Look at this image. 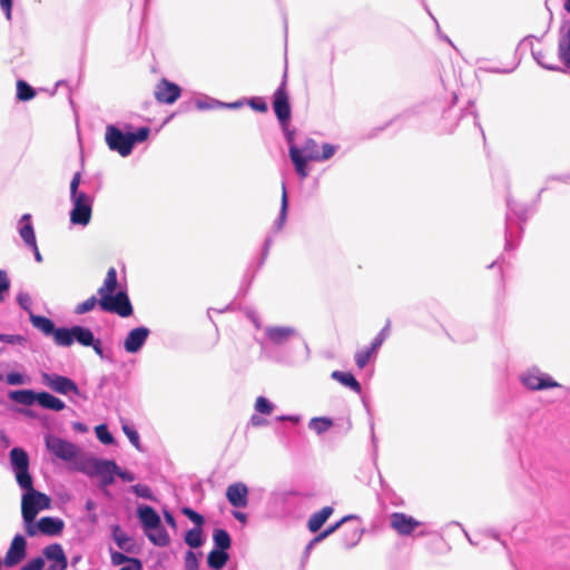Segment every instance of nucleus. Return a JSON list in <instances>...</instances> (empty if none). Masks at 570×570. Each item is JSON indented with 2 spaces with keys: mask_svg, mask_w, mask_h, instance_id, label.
I'll return each mask as SVG.
<instances>
[{
  "mask_svg": "<svg viewBox=\"0 0 570 570\" xmlns=\"http://www.w3.org/2000/svg\"><path fill=\"white\" fill-rule=\"evenodd\" d=\"M9 456L16 481L24 491L21 497V514L26 528L36 520L39 512L50 509L51 499L33 488L28 453L21 448H13Z\"/></svg>",
  "mask_w": 570,
  "mask_h": 570,
  "instance_id": "obj_1",
  "label": "nucleus"
},
{
  "mask_svg": "<svg viewBox=\"0 0 570 570\" xmlns=\"http://www.w3.org/2000/svg\"><path fill=\"white\" fill-rule=\"evenodd\" d=\"M288 155L294 165L295 171L301 179L308 176V161H325L334 156L337 146L323 144L321 150L317 142L312 138H305L302 144L294 141V134L287 132Z\"/></svg>",
  "mask_w": 570,
  "mask_h": 570,
  "instance_id": "obj_2",
  "label": "nucleus"
},
{
  "mask_svg": "<svg viewBox=\"0 0 570 570\" xmlns=\"http://www.w3.org/2000/svg\"><path fill=\"white\" fill-rule=\"evenodd\" d=\"M47 450L57 459L70 464V469L80 472L81 464H86L90 455H87L77 444L48 434L45 438Z\"/></svg>",
  "mask_w": 570,
  "mask_h": 570,
  "instance_id": "obj_3",
  "label": "nucleus"
},
{
  "mask_svg": "<svg viewBox=\"0 0 570 570\" xmlns=\"http://www.w3.org/2000/svg\"><path fill=\"white\" fill-rule=\"evenodd\" d=\"M299 336V332L294 326L267 325L263 327V335L257 340L262 355L267 358L279 361L273 355V348L283 347L293 338Z\"/></svg>",
  "mask_w": 570,
  "mask_h": 570,
  "instance_id": "obj_4",
  "label": "nucleus"
},
{
  "mask_svg": "<svg viewBox=\"0 0 570 570\" xmlns=\"http://www.w3.org/2000/svg\"><path fill=\"white\" fill-rule=\"evenodd\" d=\"M68 558L60 543L46 546L41 556L28 560L20 570H67Z\"/></svg>",
  "mask_w": 570,
  "mask_h": 570,
  "instance_id": "obj_5",
  "label": "nucleus"
},
{
  "mask_svg": "<svg viewBox=\"0 0 570 570\" xmlns=\"http://www.w3.org/2000/svg\"><path fill=\"white\" fill-rule=\"evenodd\" d=\"M117 464L112 460H101L89 456L86 464H81L80 472L88 476H99L100 488L105 489L115 482Z\"/></svg>",
  "mask_w": 570,
  "mask_h": 570,
  "instance_id": "obj_6",
  "label": "nucleus"
},
{
  "mask_svg": "<svg viewBox=\"0 0 570 570\" xmlns=\"http://www.w3.org/2000/svg\"><path fill=\"white\" fill-rule=\"evenodd\" d=\"M75 342L82 346H89L95 343V336L90 328L75 325L70 328L60 327L57 332L56 344L58 346H70Z\"/></svg>",
  "mask_w": 570,
  "mask_h": 570,
  "instance_id": "obj_7",
  "label": "nucleus"
},
{
  "mask_svg": "<svg viewBox=\"0 0 570 570\" xmlns=\"http://www.w3.org/2000/svg\"><path fill=\"white\" fill-rule=\"evenodd\" d=\"M520 382L530 391H542L559 387L560 384L549 374L533 366L523 371L519 376Z\"/></svg>",
  "mask_w": 570,
  "mask_h": 570,
  "instance_id": "obj_8",
  "label": "nucleus"
},
{
  "mask_svg": "<svg viewBox=\"0 0 570 570\" xmlns=\"http://www.w3.org/2000/svg\"><path fill=\"white\" fill-rule=\"evenodd\" d=\"M71 210H70V223L86 227L91 219L94 198L88 195H78L70 197Z\"/></svg>",
  "mask_w": 570,
  "mask_h": 570,
  "instance_id": "obj_9",
  "label": "nucleus"
},
{
  "mask_svg": "<svg viewBox=\"0 0 570 570\" xmlns=\"http://www.w3.org/2000/svg\"><path fill=\"white\" fill-rule=\"evenodd\" d=\"M41 380L47 387L58 394L69 396L70 399L71 396H83L78 385L67 376L43 372Z\"/></svg>",
  "mask_w": 570,
  "mask_h": 570,
  "instance_id": "obj_10",
  "label": "nucleus"
},
{
  "mask_svg": "<svg viewBox=\"0 0 570 570\" xmlns=\"http://www.w3.org/2000/svg\"><path fill=\"white\" fill-rule=\"evenodd\" d=\"M105 139L109 149L117 151L122 157L129 156L132 151V140L130 139L129 132L124 134L114 125L106 127Z\"/></svg>",
  "mask_w": 570,
  "mask_h": 570,
  "instance_id": "obj_11",
  "label": "nucleus"
},
{
  "mask_svg": "<svg viewBox=\"0 0 570 570\" xmlns=\"http://www.w3.org/2000/svg\"><path fill=\"white\" fill-rule=\"evenodd\" d=\"M99 306L102 311L117 314L121 317H128L134 312L129 297L124 291L99 299Z\"/></svg>",
  "mask_w": 570,
  "mask_h": 570,
  "instance_id": "obj_12",
  "label": "nucleus"
},
{
  "mask_svg": "<svg viewBox=\"0 0 570 570\" xmlns=\"http://www.w3.org/2000/svg\"><path fill=\"white\" fill-rule=\"evenodd\" d=\"M507 205H508V213H507V218H505V249L508 250V249H511L514 247V245H513L514 232H513V226H512L513 222H514V219L525 220L528 217V209L524 206L519 205L511 199L507 200Z\"/></svg>",
  "mask_w": 570,
  "mask_h": 570,
  "instance_id": "obj_13",
  "label": "nucleus"
},
{
  "mask_svg": "<svg viewBox=\"0 0 570 570\" xmlns=\"http://www.w3.org/2000/svg\"><path fill=\"white\" fill-rule=\"evenodd\" d=\"M63 521L59 518L43 517L38 522L36 520L24 528L29 537H35L39 533L46 535H58L63 529Z\"/></svg>",
  "mask_w": 570,
  "mask_h": 570,
  "instance_id": "obj_14",
  "label": "nucleus"
},
{
  "mask_svg": "<svg viewBox=\"0 0 570 570\" xmlns=\"http://www.w3.org/2000/svg\"><path fill=\"white\" fill-rule=\"evenodd\" d=\"M389 522L392 530L401 537H410L422 524L412 515L403 512H393L389 515Z\"/></svg>",
  "mask_w": 570,
  "mask_h": 570,
  "instance_id": "obj_15",
  "label": "nucleus"
},
{
  "mask_svg": "<svg viewBox=\"0 0 570 570\" xmlns=\"http://www.w3.org/2000/svg\"><path fill=\"white\" fill-rule=\"evenodd\" d=\"M27 557V540L22 534H16L10 542L9 549L2 560L7 568H13Z\"/></svg>",
  "mask_w": 570,
  "mask_h": 570,
  "instance_id": "obj_16",
  "label": "nucleus"
},
{
  "mask_svg": "<svg viewBox=\"0 0 570 570\" xmlns=\"http://www.w3.org/2000/svg\"><path fill=\"white\" fill-rule=\"evenodd\" d=\"M150 335V330L146 326H138L130 330L122 342V347L128 354L139 353Z\"/></svg>",
  "mask_w": 570,
  "mask_h": 570,
  "instance_id": "obj_17",
  "label": "nucleus"
},
{
  "mask_svg": "<svg viewBox=\"0 0 570 570\" xmlns=\"http://www.w3.org/2000/svg\"><path fill=\"white\" fill-rule=\"evenodd\" d=\"M286 72L284 73L283 81L277 90L274 92L273 108L282 125H285L291 118V106L288 95L285 90Z\"/></svg>",
  "mask_w": 570,
  "mask_h": 570,
  "instance_id": "obj_18",
  "label": "nucleus"
},
{
  "mask_svg": "<svg viewBox=\"0 0 570 570\" xmlns=\"http://www.w3.org/2000/svg\"><path fill=\"white\" fill-rule=\"evenodd\" d=\"M226 498L230 505L244 509L248 505V488L243 482L229 484L226 489Z\"/></svg>",
  "mask_w": 570,
  "mask_h": 570,
  "instance_id": "obj_19",
  "label": "nucleus"
},
{
  "mask_svg": "<svg viewBox=\"0 0 570 570\" xmlns=\"http://www.w3.org/2000/svg\"><path fill=\"white\" fill-rule=\"evenodd\" d=\"M180 96V88L166 79H163L155 88V98L161 104L171 105Z\"/></svg>",
  "mask_w": 570,
  "mask_h": 570,
  "instance_id": "obj_20",
  "label": "nucleus"
},
{
  "mask_svg": "<svg viewBox=\"0 0 570 570\" xmlns=\"http://www.w3.org/2000/svg\"><path fill=\"white\" fill-rule=\"evenodd\" d=\"M137 517L141 523L144 533H148L153 528H158L161 522L159 514L149 505H139L137 509Z\"/></svg>",
  "mask_w": 570,
  "mask_h": 570,
  "instance_id": "obj_21",
  "label": "nucleus"
},
{
  "mask_svg": "<svg viewBox=\"0 0 570 570\" xmlns=\"http://www.w3.org/2000/svg\"><path fill=\"white\" fill-rule=\"evenodd\" d=\"M17 232L26 246L33 245L37 242L32 217L30 214H23L17 223Z\"/></svg>",
  "mask_w": 570,
  "mask_h": 570,
  "instance_id": "obj_22",
  "label": "nucleus"
},
{
  "mask_svg": "<svg viewBox=\"0 0 570 570\" xmlns=\"http://www.w3.org/2000/svg\"><path fill=\"white\" fill-rule=\"evenodd\" d=\"M356 518L355 515H346L344 517L343 519H341L338 522H336L335 524L328 527L327 529H325L324 531L320 532L317 535H315L308 543L307 546L305 547V550H304V557L305 558H308L312 550L314 549V547L318 543H321L322 541H324L327 537H330L331 534H333L344 522H346L347 520H351V519H354Z\"/></svg>",
  "mask_w": 570,
  "mask_h": 570,
  "instance_id": "obj_23",
  "label": "nucleus"
},
{
  "mask_svg": "<svg viewBox=\"0 0 570 570\" xmlns=\"http://www.w3.org/2000/svg\"><path fill=\"white\" fill-rule=\"evenodd\" d=\"M558 56L560 61L570 68V26L560 31Z\"/></svg>",
  "mask_w": 570,
  "mask_h": 570,
  "instance_id": "obj_24",
  "label": "nucleus"
},
{
  "mask_svg": "<svg viewBox=\"0 0 570 570\" xmlns=\"http://www.w3.org/2000/svg\"><path fill=\"white\" fill-rule=\"evenodd\" d=\"M30 322L33 327L39 330L46 336H52L56 342L58 328L55 327V323L50 318L30 314Z\"/></svg>",
  "mask_w": 570,
  "mask_h": 570,
  "instance_id": "obj_25",
  "label": "nucleus"
},
{
  "mask_svg": "<svg viewBox=\"0 0 570 570\" xmlns=\"http://www.w3.org/2000/svg\"><path fill=\"white\" fill-rule=\"evenodd\" d=\"M333 508L324 507L320 511L313 513L307 521V529L311 532H317L322 525L327 521V519L332 515Z\"/></svg>",
  "mask_w": 570,
  "mask_h": 570,
  "instance_id": "obj_26",
  "label": "nucleus"
},
{
  "mask_svg": "<svg viewBox=\"0 0 570 570\" xmlns=\"http://www.w3.org/2000/svg\"><path fill=\"white\" fill-rule=\"evenodd\" d=\"M37 403L43 409L56 412L62 411L66 407L62 400L48 392H38Z\"/></svg>",
  "mask_w": 570,
  "mask_h": 570,
  "instance_id": "obj_27",
  "label": "nucleus"
},
{
  "mask_svg": "<svg viewBox=\"0 0 570 570\" xmlns=\"http://www.w3.org/2000/svg\"><path fill=\"white\" fill-rule=\"evenodd\" d=\"M117 271L116 268L110 267L106 274L102 285L98 288V295L100 297L99 299L111 296L117 287Z\"/></svg>",
  "mask_w": 570,
  "mask_h": 570,
  "instance_id": "obj_28",
  "label": "nucleus"
},
{
  "mask_svg": "<svg viewBox=\"0 0 570 570\" xmlns=\"http://www.w3.org/2000/svg\"><path fill=\"white\" fill-rule=\"evenodd\" d=\"M332 379L340 382L342 385L351 389L356 393H361L362 386L360 382L348 372L334 371L331 374Z\"/></svg>",
  "mask_w": 570,
  "mask_h": 570,
  "instance_id": "obj_29",
  "label": "nucleus"
},
{
  "mask_svg": "<svg viewBox=\"0 0 570 570\" xmlns=\"http://www.w3.org/2000/svg\"><path fill=\"white\" fill-rule=\"evenodd\" d=\"M146 537L153 544L157 547H166L170 542L169 534L163 527L161 522L159 523L158 528H153V530H149V532L146 533Z\"/></svg>",
  "mask_w": 570,
  "mask_h": 570,
  "instance_id": "obj_30",
  "label": "nucleus"
},
{
  "mask_svg": "<svg viewBox=\"0 0 570 570\" xmlns=\"http://www.w3.org/2000/svg\"><path fill=\"white\" fill-rule=\"evenodd\" d=\"M10 400L16 403L30 406L38 400V393L31 390H17L9 393Z\"/></svg>",
  "mask_w": 570,
  "mask_h": 570,
  "instance_id": "obj_31",
  "label": "nucleus"
},
{
  "mask_svg": "<svg viewBox=\"0 0 570 570\" xmlns=\"http://www.w3.org/2000/svg\"><path fill=\"white\" fill-rule=\"evenodd\" d=\"M112 539L119 549L125 550L126 552L132 551V539L128 537L124 531H121L119 525L114 528Z\"/></svg>",
  "mask_w": 570,
  "mask_h": 570,
  "instance_id": "obj_32",
  "label": "nucleus"
},
{
  "mask_svg": "<svg viewBox=\"0 0 570 570\" xmlns=\"http://www.w3.org/2000/svg\"><path fill=\"white\" fill-rule=\"evenodd\" d=\"M228 554L225 550L214 549L209 552L207 562L214 570H220L227 562Z\"/></svg>",
  "mask_w": 570,
  "mask_h": 570,
  "instance_id": "obj_33",
  "label": "nucleus"
},
{
  "mask_svg": "<svg viewBox=\"0 0 570 570\" xmlns=\"http://www.w3.org/2000/svg\"><path fill=\"white\" fill-rule=\"evenodd\" d=\"M363 535V530L358 527H353L344 531L342 543L345 548L351 549L355 547Z\"/></svg>",
  "mask_w": 570,
  "mask_h": 570,
  "instance_id": "obj_34",
  "label": "nucleus"
},
{
  "mask_svg": "<svg viewBox=\"0 0 570 570\" xmlns=\"http://www.w3.org/2000/svg\"><path fill=\"white\" fill-rule=\"evenodd\" d=\"M288 209V196L285 181L282 183V200L278 218L275 222V228L281 230L285 224Z\"/></svg>",
  "mask_w": 570,
  "mask_h": 570,
  "instance_id": "obj_35",
  "label": "nucleus"
},
{
  "mask_svg": "<svg viewBox=\"0 0 570 570\" xmlns=\"http://www.w3.org/2000/svg\"><path fill=\"white\" fill-rule=\"evenodd\" d=\"M288 209V196L285 181L282 183V200L278 218L275 222V228L281 230L285 224Z\"/></svg>",
  "mask_w": 570,
  "mask_h": 570,
  "instance_id": "obj_36",
  "label": "nucleus"
},
{
  "mask_svg": "<svg viewBox=\"0 0 570 570\" xmlns=\"http://www.w3.org/2000/svg\"><path fill=\"white\" fill-rule=\"evenodd\" d=\"M185 542L190 548H199L203 544V530L199 527H195L188 530L185 534Z\"/></svg>",
  "mask_w": 570,
  "mask_h": 570,
  "instance_id": "obj_37",
  "label": "nucleus"
},
{
  "mask_svg": "<svg viewBox=\"0 0 570 570\" xmlns=\"http://www.w3.org/2000/svg\"><path fill=\"white\" fill-rule=\"evenodd\" d=\"M216 549L227 550L230 547V537L224 529H216L213 534Z\"/></svg>",
  "mask_w": 570,
  "mask_h": 570,
  "instance_id": "obj_38",
  "label": "nucleus"
},
{
  "mask_svg": "<svg viewBox=\"0 0 570 570\" xmlns=\"http://www.w3.org/2000/svg\"><path fill=\"white\" fill-rule=\"evenodd\" d=\"M333 425V421L330 419V417H325V416H322V417H313L309 423H308V426L309 429H312L313 431H315L317 434H323L324 432H326L331 426Z\"/></svg>",
  "mask_w": 570,
  "mask_h": 570,
  "instance_id": "obj_39",
  "label": "nucleus"
},
{
  "mask_svg": "<svg viewBox=\"0 0 570 570\" xmlns=\"http://www.w3.org/2000/svg\"><path fill=\"white\" fill-rule=\"evenodd\" d=\"M36 96L35 89L26 81L19 80L17 82V97L19 100L28 101Z\"/></svg>",
  "mask_w": 570,
  "mask_h": 570,
  "instance_id": "obj_40",
  "label": "nucleus"
},
{
  "mask_svg": "<svg viewBox=\"0 0 570 570\" xmlns=\"http://www.w3.org/2000/svg\"><path fill=\"white\" fill-rule=\"evenodd\" d=\"M376 354L372 352L370 347L358 350L354 355L356 366L358 368H364L370 362V360Z\"/></svg>",
  "mask_w": 570,
  "mask_h": 570,
  "instance_id": "obj_41",
  "label": "nucleus"
},
{
  "mask_svg": "<svg viewBox=\"0 0 570 570\" xmlns=\"http://www.w3.org/2000/svg\"><path fill=\"white\" fill-rule=\"evenodd\" d=\"M110 557H111V562L115 566H120V564H122V563H125L127 561H130V562H132L135 564L137 570L141 569V562L138 559L128 558V557H126L121 552L112 551Z\"/></svg>",
  "mask_w": 570,
  "mask_h": 570,
  "instance_id": "obj_42",
  "label": "nucleus"
},
{
  "mask_svg": "<svg viewBox=\"0 0 570 570\" xmlns=\"http://www.w3.org/2000/svg\"><path fill=\"white\" fill-rule=\"evenodd\" d=\"M95 433H96V436L97 439L102 443V444H106V445H109V444H112L114 443V436L111 435V433L108 431V428L106 424H100V425H97L95 428Z\"/></svg>",
  "mask_w": 570,
  "mask_h": 570,
  "instance_id": "obj_43",
  "label": "nucleus"
},
{
  "mask_svg": "<svg viewBox=\"0 0 570 570\" xmlns=\"http://www.w3.org/2000/svg\"><path fill=\"white\" fill-rule=\"evenodd\" d=\"M256 412L265 415L272 414L274 411V404L264 396H258L255 402Z\"/></svg>",
  "mask_w": 570,
  "mask_h": 570,
  "instance_id": "obj_44",
  "label": "nucleus"
},
{
  "mask_svg": "<svg viewBox=\"0 0 570 570\" xmlns=\"http://www.w3.org/2000/svg\"><path fill=\"white\" fill-rule=\"evenodd\" d=\"M122 432L129 439L130 443L138 450L141 451L140 439L138 432L127 423L122 424Z\"/></svg>",
  "mask_w": 570,
  "mask_h": 570,
  "instance_id": "obj_45",
  "label": "nucleus"
},
{
  "mask_svg": "<svg viewBox=\"0 0 570 570\" xmlns=\"http://www.w3.org/2000/svg\"><path fill=\"white\" fill-rule=\"evenodd\" d=\"M97 304L99 305V299H97L96 296H90L82 303L78 304L75 308V312L77 314L88 313V312L92 311Z\"/></svg>",
  "mask_w": 570,
  "mask_h": 570,
  "instance_id": "obj_46",
  "label": "nucleus"
},
{
  "mask_svg": "<svg viewBox=\"0 0 570 570\" xmlns=\"http://www.w3.org/2000/svg\"><path fill=\"white\" fill-rule=\"evenodd\" d=\"M195 106L199 110H206V109H213V108H216V107H220V106H223V104L219 102L216 99L205 97V98H202V99H197L195 101Z\"/></svg>",
  "mask_w": 570,
  "mask_h": 570,
  "instance_id": "obj_47",
  "label": "nucleus"
},
{
  "mask_svg": "<svg viewBox=\"0 0 570 570\" xmlns=\"http://www.w3.org/2000/svg\"><path fill=\"white\" fill-rule=\"evenodd\" d=\"M131 491L139 498L147 500L154 499L150 488L145 484H135L131 487Z\"/></svg>",
  "mask_w": 570,
  "mask_h": 570,
  "instance_id": "obj_48",
  "label": "nucleus"
},
{
  "mask_svg": "<svg viewBox=\"0 0 570 570\" xmlns=\"http://www.w3.org/2000/svg\"><path fill=\"white\" fill-rule=\"evenodd\" d=\"M532 56L534 58V60L541 66L543 67L544 69H548V70H559L560 68L554 66V65H551L547 61L546 59V55L542 52V51H535V50H532Z\"/></svg>",
  "mask_w": 570,
  "mask_h": 570,
  "instance_id": "obj_49",
  "label": "nucleus"
},
{
  "mask_svg": "<svg viewBox=\"0 0 570 570\" xmlns=\"http://www.w3.org/2000/svg\"><path fill=\"white\" fill-rule=\"evenodd\" d=\"M150 130L148 127H140L136 132H129L132 140V147L136 142H142L148 138Z\"/></svg>",
  "mask_w": 570,
  "mask_h": 570,
  "instance_id": "obj_50",
  "label": "nucleus"
},
{
  "mask_svg": "<svg viewBox=\"0 0 570 570\" xmlns=\"http://www.w3.org/2000/svg\"><path fill=\"white\" fill-rule=\"evenodd\" d=\"M183 513L190 520L193 521L196 527H199L202 528L203 523H204V518L203 515H200L199 513H197L196 511H194L193 509L190 508H184L183 509Z\"/></svg>",
  "mask_w": 570,
  "mask_h": 570,
  "instance_id": "obj_51",
  "label": "nucleus"
},
{
  "mask_svg": "<svg viewBox=\"0 0 570 570\" xmlns=\"http://www.w3.org/2000/svg\"><path fill=\"white\" fill-rule=\"evenodd\" d=\"M80 180H81V174L76 173L70 181V197L86 194L85 191H80L78 189L79 185H80Z\"/></svg>",
  "mask_w": 570,
  "mask_h": 570,
  "instance_id": "obj_52",
  "label": "nucleus"
},
{
  "mask_svg": "<svg viewBox=\"0 0 570 570\" xmlns=\"http://www.w3.org/2000/svg\"><path fill=\"white\" fill-rule=\"evenodd\" d=\"M6 381L9 385H22L27 383L26 377L17 372L7 374Z\"/></svg>",
  "mask_w": 570,
  "mask_h": 570,
  "instance_id": "obj_53",
  "label": "nucleus"
},
{
  "mask_svg": "<svg viewBox=\"0 0 570 570\" xmlns=\"http://www.w3.org/2000/svg\"><path fill=\"white\" fill-rule=\"evenodd\" d=\"M0 342L14 345L24 343L26 338L21 335L0 334Z\"/></svg>",
  "mask_w": 570,
  "mask_h": 570,
  "instance_id": "obj_54",
  "label": "nucleus"
},
{
  "mask_svg": "<svg viewBox=\"0 0 570 570\" xmlns=\"http://www.w3.org/2000/svg\"><path fill=\"white\" fill-rule=\"evenodd\" d=\"M185 562L188 570H196L198 568V560L193 551L186 553Z\"/></svg>",
  "mask_w": 570,
  "mask_h": 570,
  "instance_id": "obj_55",
  "label": "nucleus"
},
{
  "mask_svg": "<svg viewBox=\"0 0 570 570\" xmlns=\"http://www.w3.org/2000/svg\"><path fill=\"white\" fill-rule=\"evenodd\" d=\"M116 475L126 482H132L136 479L132 472L121 470L118 465L116 469Z\"/></svg>",
  "mask_w": 570,
  "mask_h": 570,
  "instance_id": "obj_56",
  "label": "nucleus"
},
{
  "mask_svg": "<svg viewBox=\"0 0 570 570\" xmlns=\"http://www.w3.org/2000/svg\"><path fill=\"white\" fill-rule=\"evenodd\" d=\"M0 7L4 12L7 20H11L12 0H0Z\"/></svg>",
  "mask_w": 570,
  "mask_h": 570,
  "instance_id": "obj_57",
  "label": "nucleus"
},
{
  "mask_svg": "<svg viewBox=\"0 0 570 570\" xmlns=\"http://www.w3.org/2000/svg\"><path fill=\"white\" fill-rule=\"evenodd\" d=\"M10 286V281L4 271H0V292H7Z\"/></svg>",
  "mask_w": 570,
  "mask_h": 570,
  "instance_id": "obj_58",
  "label": "nucleus"
},
{
  "mask_svg": "<svg viewBox=\"0 0 570 570\" xmlns=\"http://www.w3.org/2000/svg\"><path fill=\"white\" fill-rule=\"evenodd\" d=\"M250 106L253 109L257 110V111H261V112H264L267 110V105L265 101L263 100H250Z\"/></svg>",
  "mask_w": 570,
  "mask_h": 570,
  "instance_id": "obj_59",
  "label": "nucleus"
},
{
  "mask_svg": "<svg viewBox=\"0 0 570 570\" xmlns=\"http://www.w3.org/2000/svg\"><path fill=\"white\" fill-rule=\"evenodd\" d=\"M89 346H91L95 351V353L100 357V358H105V353H104V350H102V345H101V341L98 340V338H95V343L94 344H90Z\"/></svg>",
  "mask_w": 570,
  "mask_h": 570,
  "instance_id": "obj_60",
  "label": "nucleus"
},
{
  "mask_svg": "<svg viewBox=\"0 0 570 570\" xmlns=\"http://www.w3.org/2000/svg\"><path fill=\"white\" fill-rule=\"evenodd\" d=\"M383 343L384 341L379 335H376L368 347L371 348L372 352L377 354Z\"/></svg>",
  "mask_w": 570,
  "mask_h": 570,
  "instance_id": "obj_61",
  "label": "nucleus"
},
{
  "mask_svg": "<svg viewBox=\"0 0 570 570\" xmlns=\"http://www.w3.org/2000/svg\"><path fill=\"white\" fill-rule=\"evenodd\" d=\"M27 247L30 248L33 252V256H35L36 262L41 263L42 262V255L39 252L37 242H35L33 245H28Z\"/></svg>",
  "mask_w": 570,
  "mask_h": 570,
  "instance_id": "obj_62",
  "label": "nucleus"
},
{
  "mask_svg": "<svg viewBox=\"0 0 570 570\" xmlns=\"http://www.w3.org/2000/svg\"><path fill=\"white\" fill-rule=\"evenodd\" d=\"M482 534L485 538H491L493 540L500 541L502 543V546L505 547V543L500 540V535H499V533L497 531H494V530H485V531L482 532Z\"/></svg>",
  "mask_w": 570,
  "mask_h": 570,
  "instance_id": "obj_63",
  "label": "nucleus"
},
{
  "mask_svg": "<svg viewBox=\"0 0 570 570\" xmlns=\"http://www.w3.org/2000/svg\"><path fill=\"white\" fill-rule=\"evenodd\" d=\"M266 423H267L266 420L257 414H254L250 417V424L253 426H262V425H265Z\"/></svg>",
  "mask_w": 570,
  "mask_h": 570,
  "instance_id": "obj_64",
  "label": "nucleus"
}]
</instances>
